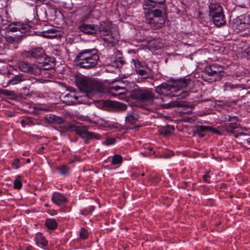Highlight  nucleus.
<instances>
[{
	"instance_id": "nucleus-1",
	"label": "nucleus",
	"mask_w": 250,
	"mask_h": 250,
	"mask_svg": "<svg viewBox=\"0 0 250 250\" xmlns=\"http://www.w3.org/2000/svg\"><path fill=\"white\" fill-rule=\"evenodd\" d=\"M165 0H146L143 5L144 10H148L145 12L148 23L152 28H160L163 27L166 22V17L163 15L162 8L165 11L166 5Z\"/></svg>"
},
{
	"instance_id": "nucleus-2",
	"label": "nucleus",
	"mask_w": 250,
	"mask_h": 250,
	"mask_svg": "<svg viewBox=\"0 0 250 250\" xmlns=\"http://www.w3.org/2000/svg\"><path fill=\"white\" fill-rule=\"evenodd\" d=\"M190 82L188 79H181L174 81L172 84L163 83L155 87V91L160 95L177 96L179 99H184L188 95V91L183 90L180 94L176 93L188 87Z\"/></svg>"
},
{
	"instance_id": "nucleus-3",
	"label": "nucleus",
	"mask_w": 250,
	"mask_h": 250,
	"mask_svg": "<svg viewBox=\"0 0 250 250\" xmlns=\"http://www.w3.org/2000/svg\"><path fill=\"white\" fill-rule=\"evenodd\" d=\"M76 84L80 91L83 93V96L88 98H91L104 90V85L101 83L85 76L78 78Z\"/></svg>"
},
{
	"instance_id": "nucleus-4",
	"label": "nucleus",
	"mask_w": 250,
	"mask_h": 250,
	"mask_svg": "<svg viewBox=\"0 0 250 250\" xmlns=\"http://www.w3.org/2000/svg\"><path fill=\"white\" fill-rule=\"evenodd\" d=\"M99 61V57L95 50L93 49L84 50L80 52L76 58L77 65L86 69L95 67Z\"/></svg>"
},
{
	"instance_id": "nucleus-5",
	"label": "nucleus",
	"mask_w": 250,
	"mask_h": 250,
	"mask_svg": "<svg viewBox=\"0 0 250 250\" xmlns=\"http://www.w3.org/2000/svg\"><path fill=\"white\" fill-rule=\"evenodd\" d=\"M223 76V67L214 63L205 68L202 77L205 81L212 83L221 80Z\"/></svg>"
},
{
	"instance_id": "nucleus-6",
	"label": "nucleus",
	"mask_w": 250,
	"mask_h": 250,
	"mask_svg": "<svg viewBox=\"0 0 250 250\" xmlns=\"http://www.w3.org/2000/svg\"><path fill=\"white\" fill-rule=\"evenodd\" d=\"M172 96L163 95L160 97L153 99V103L163 109H169L176 107H188V104L186 102H179L177 101H170Z\"/></svg>"
},
{
	"instance_id": "nucleus-7",
	"label": "nucleus",
	"mask_w": 250,
	"mask_h": 250,
	"mask_svg": "<svg viewBox=\"0 0 250 250\" xmlns=\"http://www.w3.org/2000/svg\"><path fill=\"white\" fill-rule=\"evenodd\" d=\"M222 120L224 122H229V123H227L222 126L224 130H226L228 133H232L234 135L236 138H237L239 135V133H236V129L240 128L241 126L238 124V119L236 116H230L229 115H225L222 117ZM242 133H240L241 135Z\"/></svg>"
},
{
	"instance_id": "nucleus-8",
	"label": "nucleus",
	"mask_w": 250,
	"mask_h": 250,
	"mask_svg": "<svg viewBox=\"0 0 250 250\" xmlns=\"http://www.w3.org/2000/svg\"><path fill=\"white\" fill-rule=\"evenodd\" d=\"M131 97L141 102H148L151 100L153 102L154 95L152 91L147 88H138L131 91Z\"/></svg>"
},
{
	"instance_id": "nucleus-9",
	"label": "nucleus",
	"mask_w": 250,
	"mask_h": 250,
	"mask_svg": "<svg viewBox=\"0 0 250 250\" xmlns=\"http://www.w3.org/2000/svg\"><path fill=\"white\" fill-rule=\"evenodd\" d=\"M17 66L20 70L34 75L41 74L42 68L36 64L30 63L25 61H19Z\"/></svg>"
},
{
	"instance_id": "nucleus-10",
	"label": "nucleus",
	"mask_w": 250,
	"mask_h": 250,
	"mask_svg": "<svg viewBox=\"0 0 250 250\" xmlns=\"http://www.w3.org/2000/svg\"><path fill=\"white\" fill-rule=\"evenodd\" d=\"M249 20L245 15H241L233 20L231 27L234 32L239 33L248 27Z\"/></svg>"
},
{
	"instance_id": "nucleus-11",
	"label": "nucleus",
	"mask_w": 250,
	"mask_h": 250,
	"mask_svg": "<svg viewBox=\"0 0 250 250\" xmlns=\"http://www.w3.org/2000/svg\"><path fill=\"white\" fill-rule=\"evenodd\" d=\"M77 134L79 135L81 137L85 138L87 140L95 138L99 139L100 135L95 134L92 132H89L87 126L84 125H79L76 127L75 129Z\"/></svg>"
},
{
	"instance_id": "nucleus-12",
	"label": "nucleus",
	"mask_w": 250,
	"mask_h": 250,
	"mask_svg": "<svg viewBox=\"0 0 250 250\" xmlns=\"http://www.w3.org/2000/svg\"><path fill=\"white\" fill-rule=\"evenodd\" d=\"M80 30L86 34L94 35L98 34L100 30L98 25L82 23L79 27Z\"/></svg>"
},
{
	"instance_id": "nucleus-13",
	"label": "nucleus",
	"mask_w": 250,
	"mask_h": 250,
	"mask_svg": "<svg viewBox=\"0 0 250 250\" xmlns=\"http://www.w3.org/2000/svg\"><path fill=\"white\" fill-rule=\"evenodd\" d=\"M109 92L113 97H117L120 99H123L125 98V95L128 92V89L124 86L116 85L110 87Z\"/></svg>"
},
{
	"instance_id": "nucleus-14",
	"label": "nucleus",
	"mask_w": 250,
	"mask_h": 250,
	"mask_svg": "<svg viewBox=\"0 0 250 250\" xmlns=\"http://www.w3.org/2000/svg\"><path fill=\"white\" fill-rule=\"evenodd\" d=\"M104 36L105 37L103 38V40L105 42L111 44L112 46L117 44L120 39L119 32L116 30H112V32H110L108 34Z\"/></svg>"
},
{
	"instance_id": "nucleus-15",
	"label": "nucleus",
	"mask_w": 250,
	"mask_h": 250,
	"mask_svg": "<svg viewBox=\"0 0 250 250\" xmlns=\"http://www.w3.org/2000/svg\"><path fill=\"white\" fill-rule=\"evenodd\" d=\"M24 55L28 58L39 59L44 56L45 52L42 47H37L26 52L24 53Z\"/></svg>"
},
{
	"instance_id": "nucleus-16",
	"label": "nucleus",
	"mask_w": 250,
	"mask_h": 250,
	"mask_svg": "<svg viewBox=\"0 0 250 250\" xmlns=\"http://www.w3.org/2000/svg\"><path fill=\"white\" fill-rule=\"evenodd\" d=\"M52 201L56 205L62 206L67 202V199L62 194L59 192H55L52 197Z\"/></svg>"
},
{
	"instance_id": "nucleus-17",
	"label": "nucleus",
	"mask_w": 250,
	"mask_h": 250,
	"mask_svg": "<svg viewBox=\"0 0 250 250\" xmlns=\"http://www.w3.org/2000/svg\"><path fill=\"white\" fill-rule=\"evenodd\" d=\"M209 16L214 17L216 15H219L223 12L222 6L218 3H211L209 6Z\"/></svg>"
},
{
	"instance_id": "nucleus-18",
	"label": "nucleus",
	"mask_w": 250,
	"mask_h": 250,
	"mask_svg": "<svg viewBox=\"0 0 250 250\" xmlns=\"http://www.w3.org/2000/svg\"><path fill=\"white\" fill-rule=\"evenodd\" d=\"M83 96L77 95L75 93H70L65 96V98L67 99V102L72 104L84 103L81 100H79V99L81 98Z\"/></svg>"
},
{
	"instance_id": "nucleus-19",
	"label": "nucleus",
	"mask_w": 250,
	"mask_h": 250,
	"mask_svg": "<svg viewBox=\"0 0 250 250\" xmlns=\"http://www.w3.org/2000/svg\"><path fill=\"white\" fill-rule=\"evenodd\" d=\"M212 19L214 24L216 26H221L224 25L226 23L225 16L223 12L215 16L214 17H211Z\"/></svg>"
},
{
	"instance_id": "nucleus-20",
	"label": "nucleus",
	"mask_w": 250,
	"mask_h": 250,
	"mask_svg": "<svg viewBox=\"0 0 250 250\" xmlns=\"http://www.w3.org/2000/svg\"><path fill=\"white\" fill-rule=\"evenodd\" d=\"M99 28V33L101 32L103 36L108 34L112 31L111 30L112 28V25L110 22H103L101 23Z\"/></svg>"
},
{
	"instance_id": "nucleus-21",
	"label": "nucleus",
	"mask_w": 250,
	"mask_h": 250,
	"mask_svg": "<svg viewBox=\"0 0 250 250\" xmlns=\"http://www.w3.org/2000/svg\"><path fill=\"white\" fill-rule=\"evenodd\" d=\"M26 79L23 74L15 75L10 80H9L7 85H15L21 82L25 81Z\"/></svg>"
},
{
	"instance_id": "nucleus-22",
	"label": "nucleus",
	"mask_w": 250,
	"mask_h": 250,
	"mask_svg": "<svg viewBox=\"0 0 250 250\" xmlns=\"http://www.w3.org/2000/svg\"><path fill=\"white\" fill-rule=\"evenodd\" d=\"M137 74L142 76L143 78L146 79L152 75V71L149 67H145V69L137 70Z\"/></svg>"
},
{
	"instance_id": "nucleus-23",
	"label": "nucleus",
	"mask_w": 250,
	"mask_h": 250,
	"mask_svg": "<svg viewBox=\"0 0 250 250\" xmlns=\"http://www.w3.org/2000/svg\"><path fill=\"white\" fill-rule=\"evenodd\" d=\"M199 131H208L211 133L217 134L218 135H222V133L220 131L218 130L215 128L211 127L209 126H205V125H200L198 127V129Z\"/></svg>"
},
{
	"instance_id": "nucleus-24",
	"label": "nucleus",
	"mask_w": 250,
	"mask_h": 250,
	"mask_svg": "<svg viewBox=\"0 0 250 250\" xmlns=\"http://www.w3.org/2000/svg\"><path fill=\"white\" fill-rule=\"evenodd\" d=\"M55 59L53 58H45L44 62H43V70H48L52 68L54 66Z\"/></svg>"
},
{
	"instance_id": "nucleus-25",
	"label": "nucleus",
	"mask_w": 250,
	"mask_h": 250,
	"mask_svg": "<svg viewBox=\"0 0 250 250\" xmlns=\"http://www.w3.org/2000/svg\"><path fill=\"white\" fill-rule=\"evenodd\" d=\"M125 123L129 124H133L138 121V117L136 114L133 113H128L125 117Z\"/></svg>"
},
{
	"instance_id": "nucleus-26",
	"label": "nucleus",
	"mask_w": 250,
	"mask_h": 250,
	"mask_svg": "<svg viewBox=\"0 0 250 250\" xmlns=\"http://www.w3.org/2000/svg\"><path fill=\"white\" fill-rule=\"evenodd\" d=\"M111 105L119 111H125L127 108L125 104L118 102H112Z\"/></svg>"
},
{
	"instance_id": "nucleus-27",
	"label": "nucleus",
	"mask_w": 250,
	"mask_h": 250,
	"mask_svg": "<svg viewBox=\"0 0 250 250\" xmlns=\"http://www.w3.org/2000/svg\"><path fill=\"white\" fill-rule=\"evenodd\" d=\"M174 130V127L172 126L167 125L162 127L161 133L165 136H169L173 133Z\"/></svg>"
},
{
	"instance_id": "nucleus-28",
	"label": "nucleus",
	"mask_w": 250,
	"mask_h": 250,
	"mask_svg": "<svg viewBox=\"0 0 250 250\" xmlns=\"http://www.w3.org/2000/svg\"><path fill=\"white\" fill-rule=\"evenodd\" d=\"M45 226L50 229H55L57 227V222L54 219H47L45 222Z\"/></svg>"
},
{
	"instance_id": "nucleus-29",
	"label": "nucleus",
	"mask_w": 250,
	"mask_h": 250,
	"mask_svg": "<svg viewBox=\"0 0 250 250\" xmlns=\"http://www.w3.org/2000/svg\"><path fill=\"white\" fill-rule=\"evenodd\" d=\"M36 239L37 242L39 244H41L42 246H46L47 245V241L46 240L45 237L42 236L41 233H37L36 234Z\"/></svg>"
},
{
	"instance_id": "nucleus-30",
	"label": "nucleus",
	"mask_w": 250,
	"mask_h": 250,
	"mask_svg": "<svg viewBox=\"0 0 250 250\" xmlns=\"http://www.w3.org/2000/svg\"><path fill=\"white\" fill-rule=\"evenodd\" d=\"M0 94H1L11 98H15L17 97L16 93L14 91L7 89H0Z\"/></svg>"
},
{
	"instance_id": "nucleus-31",
	"label": "nucleus",
	"mask_w": 250,
	"mask_h": 250,
	"mask_svg": "<svg viewBox=\"0 0 250 250\" xmlns=\"http://www.w3.org/2000/svg\"><path fill=\"white\" fill-rule=\"evenodd\" d=\"M132 63L134 65L135 67V70L136 72H137V70L140 69H145V67H147V66L145 65H143L141 62H140L138 59H133L131 61Z\"/></svg>"
},
{
	"instance_id": "nucleus-32",
	"label": "nucleus",
	"mask_w": 250,
	"mask_h": 250,
	"mask_svg": "<svg viewBox=\"0 0 250 250\" xmlns=\"http://www.w3.org/2000/svg\"><path fill=\"white\" fill-rule=\"evenodd\" d=\"M123 162V158L120 155H114L111 160V163L112 165H120Z\"/></svg>"
},
{
	"instance_id": "nucleus-33",
	"label": "nucleus",
	"mask_w": 250,
	"mask_h": 250,
	"mask_svg": "<svg viewBox=\"0 0 250 250\" xmlns=\"http://www.w3.org/2000/svg\"><path fill=\"white\" fill-rule=\"evenodd\" d=\"M16 28H18L19 31L23 33L29 29V27L26 24H21L20 23L16 24Z\"/></svg>"
},
{
	"instance_id": "nucleus-34",
	"label": "nucleus",
	"mask_w": 250,
	"mask_h": 250,
	"mask_svg": "<svg viewBox=\"0 0 250 250\" xmlns=\"http://www.w3.org/2000/svg\"><path fill=\"white\" fill-rule=\"evenodd\" d=\"M50 119H51V121L52 122H54L55 123H57V124L62 123L63 121L62 118H60L56 115H52V116H50Z\"/></svg>"
},
{
	"instance_id": "nucleus-35",
	"label": "nucleus",
	"mask_w": 250,
	"mask_h": 250,
	"mask_svg": "<svg viewBox=\"0 0 250 250\" xmlns=\"http://www.w3.org/2000/svg\"><path fill=\"white\" fill-rule=\"evenodd\" d=\"M59 169L61 174L63 175H66L69 172V168L65 166L60 167Z\"/></svg>"
},
{
	"instance_id": "nucleus-36",
	"label": "nucleus",
	"mask_w": 250,
	"mask_h": 250,
	"mask_svg": "<svg viewBox=\"0 0 250 250\" xmlns=\"http://www.w3.org/2000/svg\"><path fill=\"white\" fill-rule=\"evenodd\" d=\"M6 41L9 42H17L19 41L20 38L18 36L12 37L8 36L6 37Z\"/></svg>"
},
{
	"instance_id": "nucleus-37",
	"label": "nucleus",
	"mask_w": 250,
	"mask_h": 250,
	"mask_svg": "<svg viewBox=\"0 0 250 250\" xmlns=\"http://www.w3.org/2000/svg\"><path fill=\"white\" fill-rule=\"evenodd\" d=\"M22 184L20 180L16 179L14 182V188L16 189H20L21 188Z\"/></svg>"
},
{
	"instance_id": "nucleus-38",
	"label": "nucleus",
	"mask_w": 250,
	"mask_h": 250,
	"mask_svg": "<svg viewBox=\"0 0 250 250\" xmlns=\"http://www.w3.org/2000/svg\"><path fill=\"white\" fill-rule=\"evenodd\" d=\"M233 85L229 83H226L224 85V90L225 91H229L234 88Z\"/></svg>"
},
{
	"instance_id": "nucleus-39",
	"label": "nucleus",
	"mask_w": 250,
	"mask_h": 250,
	"mask_svg": "<svg viewBox=\"0 0 250 250\" xmlns=\"http://www.w3.org/2000/svg\"><path fill=\"white\" fill-rule=\"evenodd\" d=\"M80 235L81 238L82 239H85L87 238L88 236V233L87 230L84 229H82L80 231Z\"/></svg>"
},
{
	"instance_id": "nucleus-40",
	"label": "nucleus",
	"mask_w": 250,
	"mask_h": 250,
	"mask_svg": "<svg viewBox=\"0 0 250 250\" xmlns=\"http://www.w3.org/2000/svg\"><path fill=\"white\" fill-rule=\"evenodd\" d=\"M12 166L14 168H19L20 167V160L18 158L14 159L13 162L12 163Z\"/></svg>"
},
{
	"instance_id": "nucleus-41",
	"label": "nucleus",
	"mask_w": 250,
	"mask_h": 250,
	"mask_svg": "<svg viewBox=\"0 0 250 250\" xmlns=\"http://www.w3.org/2000/svg\"><path fill=\"white\" fill-rule=\"evenodd\" d=\"M209 171H206L205 174L203 176L204 181L208 183H210V176L209 175Z\"/></svg>"
},
{
	"instance_id": "nucleus-42",
	"label": "nucleus",
	"mask_w": 250,
	"mask_h": 250,
	"mask_svg": "<svg viewBox=\"0 0 250 250\" xmlns=\"http://www.w3.org/2000/svg\"><path fill=\"white\" fill-rule=\"evenodd\" d=\"M115 139L114 138H108L104 142V143L106 145H110L114 144L115 143Z\"/></svg>"
},
{
	"instance_id": "nucleus-43",
	"label": "nucleus",
	"mask_w": 250,
	"mask_h": 250,
	"mask_svg": "<svg viewBox=\"0 0 250 250\" xmlns=\"http://www.w3.org/2000/svg\"><path fill=\"white\" fill-rule=\"evenodd\" d=\"M35 82H39L40 83H44L47 82V80L42 79H35Z\"/></svg>"
},
{
	"instance_id": "nucleus-44",
	"label": "nucleus",
	"mask_w": 250,
	"mask_h": 250,
	"mask_svg": "<svg viewBox=\"0 0 250 250\" xmlns=\"http://www.w3.org/2000/svg\"><path fill=\"white\" fill-rule=\"evenodd\" d=\"M10 30L12 32H16L19 31L18 28H16V24L15 25V26L11 27L10 28Z\"/></svg>"
},
{
	"instance_id": "nucleus-45",
	"label": "nucleus",
	"mask_w": 250,
	"mask_h": 250,
	"mask_svg": "<svg viewBox=\"0 0 250 250\" xmlns=\"http://www.w3.org/2000/svg\"><path fill=\"white\" fill-rule=\"evenodd\" d=\"M55 31V30L54 29H51V30H48L47 31V33H54V31Z\"/></svg>"
},
{
	"instance_id": "nucleus-46",
	"label": "nucleus",
	"mask_w": 250,
	"mask_h": 250,
	"mask_svg": "<svg viewBox=\"0 0 250 250\" xmlns=\"http://www.w3.org/2000/svg\"><path fill=\"white\" fill-rule=\"evenodd\" d=\"M24 123H25V121L24 120H22L21 122V125L23 127L24 126Z\"/></svg>"
},
{
	"instance_id": "nucleus-47",
	"label": "nucleus",
	"mask_w": 250,
	"mask_h": 250,
	"mask_svg": "<svg viewBox=\"0 0 250 250\" xmlns=\"http://www.w3.org/2000/svg\"><path fill=\"white\" fill-rule=\"evenodd\" d=\"M26 162H27V163H30V159L29 158L27 159H26Z\"/></svg>"
},
{
	"instance_id": "nucleus-48",
	"label": "nucleus",
	"mask_w": 250,
	"mask_h": 250,
	"mask_svg": "<svg viewBox=\"0 0 250 250\" xmlns=\"http://www.w3.org/2000/svg\"><path fill=\"white\" fill-rule=\"evenodd\" d=\"M247 142L250 145V138L247 139Z\"/></svg>"
},
{
	"instance_id": "nucleus-49",
	"label": "nucleus",
	"mask_w": 250,
	"mask_h": 250,
	"mask_svg": "<svg viewBox=\"0 0 250 250\" xmlns=\"http://www.w3.org/2000/svg\"><path fill=\"white\" fill-rule=\"evenodd\" d=\"M2 193V190L0 189V195H1Z\"/></svg>"
},
{
	"instance_id": "nucleus-50",
	"label": "nucleus",
	"mask_w": 250,
	"mask_h": 250,
	"mask_svg": "<svg viewBox=\"0 0 250 250\" xmlns=\"http://www.w3.org/2000/svg\"><path fill=\"white\" fill-rule=\"evenodd\" d=\"M142 176H144L145 175V174L144 173H143L142 174H141Z\"/></svg>"
},
{
	"instance_id": "nucleus-51",
	"label": "nucleus",
	"mask_w": 250,
	"mask_h": 250,
	"mask_svg": "<svg viewBox=\"0 0 250 250\" xmlns=\"http://www.w3.org/2000/svg\"><path fill=\"white\" fill-rule=\"evenodd\" d=\"M43 147H42V148H41V150H42V149H43Z\"/></svg>"
},
{
	"instance_id": "nucleus-52",
	"label": "nucleus",
	"mask_w": 250,
	"mask_h": 250,
	"mask_svg": "<svg viewBox=\"0 0 250 250\" xmlns=\"http://www.w3.org/2000/svg\"><path fill=\"white\" fill-rule=\"evenodd\" d=\"M43 147H42V148H41V150H42V149H43Z\"/></svg>"
},
{
	"instance_id": "nucleus-53",
	"label": "nucleus",
	"mask_w": 250,
	"mask_h": 250,
	"mask_svg": "<svg viewBox=\"0 0 250 250\" xmlns=\"http://www.w3.org/2000/svg\"><path fill=\"white\" fill-rule=\"evenodd\" d=\"M200 135L201 136H203V135H202V134H200Z\"/></svg>"
},
{
	"instance_id": "nucleus-54",
	"label": "nucleus",
	"mask_w": 250,
	"mask_h": 250,
	"mask_svg": "<svg viewBox=\"0 0 250 250\" xmlns=\"http://www.w3.org/2000/svg\"><path fill=\"white\" fill-rule=\"evenodd\" d=\"M85 142L87 143L88 142H87V140H85Z\"/></svg>"
},
{
	"instance_id": "nucleus-55",
	"label": "nucleus",
	"mask_w": 250,
	"mask_h": 250,
	"mask_svg": "<svg viewBox=\"0 0 250 250\" xmlns=\"http://www.w3.org/2000/svg\"><path fill=\"white\" fill-rule=\"evenodd\" d=\"M189 107H190V108H192V106H190Z\"/></svg>"
},
{
	"instance_id": "nucleus-56",
	"label": "nucleus",
	"mask_w": 250,
	"mask_h": 250,
	"mask_svg": "<svg viewBox=\"0 0 250 250\" xmlns=\"http://www.w3.org/2000/svg\"><path fill=\"white\" fill-rule=\"evenodd\" d=\"M198 131L199 132V135H200V133H199V132H200V131H199L198 130Z\"/></svg>"
}]
</instances>
